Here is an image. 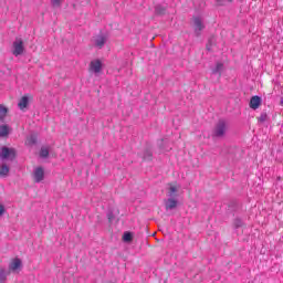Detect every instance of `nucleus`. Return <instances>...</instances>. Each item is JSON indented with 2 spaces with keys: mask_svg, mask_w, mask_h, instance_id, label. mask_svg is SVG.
Instances as JSON below:
<instances>
[{
  "mask_svg": "<svg viewBox=\"0 0 283 283\" xmlns=\"http://www.w3.org/2000/svg\"><path fill=\"white\" fill-rule=\"evenodd\" d=\"M63 2V0H52L51 3L54 8H59L61 6V3Z\"/></svg>",
  "mask_w": 283,
  "mask_h": 283,
  "instance_id": "nucleus-22",
  "label": "nucleus"
},
{
  "mask_svg": "<svg viewBox=\"0 0 283 283\" xmlns=\"http://www.w3.org/2000/svg\"><path fill=\"white\" fill-rule=\"evenodd\" d=\"M30 105V97L28 96H22L21 99L18 103L19 109L23 111Z\"/></svg>",
  "mask_w": 283,
  "mask_h": 283,
  "instance_id": "nucleus-11",
  "label": "nucleus"
},
{
  "mask_svg": "<svg viewBox=\"0 0 283 283\" xmlns=\"http://www.w3.org/2000/svg\"><path fill=\"white\" fill-rule=\"evenodd\" d=\"M48 156H50V148L43 146L40 150V158H48Z\"/></svg>",
  "mask_w": 283,
  "mask_h": 283,
  "instance_id": "nucleus-17",
  "label": "nucleus"
},
{
  "mask_svg": "<svg viewBox=\"0 0 283 283\" xmlns=\"http://www.w3.org/2000/svg\"><path fill=\"white\" fill-rule=\"evenodd\" d=\"M249 105L251 109H260V107H262V97L258 95L252 96L250 98Z\"/></svg>",
  "mask_w": 283,
  "mask_h": 283,
  "instance_id": "nucleus-9",
  "label": "nucleus"
},
{
  "mask_svg": "<svg viewBox=\"0 0 283 283\" xmlns=\"http://www.w3.org/2000/svg\"><path fill=\"white\" fill-rule=\"evenodd\" d=\"M8 275H10V271L6 270V268H0V283H6Z\"/></svg>",
  "mask_w": 283,
  "mask_h": 283,
  "instance_id": "nucleus-14",
  "label": "nucleus"
},
{
  "mask_svg": "<svg viewBox=\"0 0 283 283\" xmlns=\"http://www.w3.org/2000/svg\"><path fill=\"white\" fill-rule=\"evenodd\" d=\"M90 72L93 74H101V72H103V62L101 60L91 61Z\"/></svg>",
  "mask_w": 283,
  "mask_h": 283,
  "instance_id": "nucleus-8",
  "label": "nucleus"
},
{
  "mask_svg": "<svg viewBox=\"0 0 283 283\" xmlns=\"http://www.w3.org/2000/svg\"><path fill=\"white\" fill-rule=\"evenodd\" d=\"M33 178L34 182H42V180L45 178V170H43V167H36L33 170Z\"/></svg>",
  "mask_w": 283,
  "mask_h": 283,
  "instance_id": "nucleus-10",
  "label": "nucleus"
},
{
  "mask_svg": "<svg viewBox=\"0 0 283 283\" xmlns=\"http://www.w3.org/2000/svg\"><path fill=\"white\" fill-rule=\"evenodd\" d=\"M166 8L163 4L156 6L155 7V12L156 14H164L166 12Z\"/></svg>",
  "mask_w": 283,
  "mask_h": 283,
  "instance_id": "nucleus-19",
  "label": "nucleus"
},
{
  "mask_svg": "<svg viewBox=\"0 0 283 283\" xmlns=\"http://www.w3.org/2000/svg\"><path fill=\"white\" fill-rule=\"evenodd\" d=\"M23 52H25V48L23 46V40L21 38H17L13 42L12 54L13 56H21Z\"/></svg>",
  "mask_w": 283,
  "mask_h": 283,
  "instance_id": "nucleus-6",
  "label": "nucleus"
},
{
  "mask_svg": "<svg viewBox=\"0 0 283 283\" xmlns=\"http://www.w3.org/2000/svg\"><path fill=\"white\" fill-rule=\"evenodd\" d=\"M25 145H29L30 147L32 145H36V137H34V135H31L30 137H28L25 140Z\"/></svg>",
  "mask_w": 283,
  "mask_h": 283,
  "instance_id": "nucleus-18",
  "label": "nucleus"
},
{
  "mask_svg": "<svg viewBox=\"0 0 283 283\" xmlns=\"http://www.w3.org/2000/svg\"><path fill=\"white\" fill-rule=\"evenodd\" d=\"M6 116H8V107L0 105V122L3 123L6 120Z\"/></svg>",
  "mask_w": 283,
  "mask_h": 283,
  "instance_id": "nucleus-16",
  "label": "nucleus"
},
{
  "mask_svg": "<svg viewBox=\"0 0 283 283\" xmlns=\"http://www.w3.org/2000/svg\"><path fill=\"white\" fill-rule=\"evenodd\" d=\"M123 240L125 242H132V240H134V235L132 234V232H125L123 235Z\"/></svg>",
  "mask_w": 283,
  "mask_h": 283,
  "instance_id": "nucleus-20",
  "label": "nucleus"
},
{
  "mask_svg": "<svg viewBox=\"0 0 283 283\" xmlns=\"http://www.w3.org/2000/svg\"><path fill=\"white\" fill-rule=\"evenodd\" d=\"M107 218H108L109 221H112V220H114V214H112V212H108Z\"/></svg>",
  "mask_w": 283,
  "mask_h": 283,
  "instance_id": "nucleus-25",
  "label": "nucleus"
},
{
  "mask_svg": "<svg viewBox=\"0 0 283 283\" xmlns=\"http://www.w3.org/2000/svg\"><path fill=\"white\" fill-rule=\"evenodd\" d=\"M227 134V122L220 119L213 128L212 136L213 138H222Z\"/></svg>",
  "mask_w": 283,
  "mask_h": 283,
  "instance_id": "nucleus-2",
  "label": "nucleus"
},
{
  "mask_svg": "<svg viewBox=\"0 0 283 283\" xmlns=\"http://www.w3.org/2000/svg\"><path fill=\"white\" fill-rule=\"evenodd\" d=\"M180 191V185L169 184L167 187V199L165 200L166 211H171L178 207V196Z\"/></svg>",
  "mask_w": 283,
  "mask_h": 283,
  "instance_id": "nucleus-1",
  "label": "nucleus"
},
{
  "mask_svg": "<svg viewBox=\"0 0 283 283\" xmlns=\"http://www.w3.org/2000/svg\"><path fill=\"white\" fill-rule=\"evenodd\" d=\"M151 158V151L147 150L144 155V160H149Z\"/></svg>",
  "mask_w": 283,
  "mask_h": 283,
  "instance_id": "nucleus-23",
  "label": "nucleus"
},
{
  "mask_svg": "<svg viewBox=\"0 0 283 283\" xmlns=\"http://www.w3.org/2000/svg\"><path fill=\"white\" fill-rule=\"evenodd\" d=\"M0 158L1 160H12L13 158H17V150H14V148L2 146L0 147Z\"/></svg>",
  "mask_w": 283,
  "mask_h": 283,
  "instance_id": "nucleus-3",
  "label": "nucleus"
},
{
  "mask_svg": "<svg viewBox=\"0 0 283 283\" xmlns=\"http://www.w3.org/2000/svg\"><path fill=\"white\" fill-rule=\"evenodd\" d=\"M192 28L196 36H200L202 30H205V21L202 20V17L196 15L192 18Z\"/></svg>",
  "mask_w": 283,
  "mask_h": 283,
  "instance_id": "nucleus-4",
  "label": "nucleus"
},
{
  "mask_svg": "<svg viewBox=\"0 0 283 283\" xmlns=\"http://www.w3.org/2000/svg\"><path fill=\"white\" fill-rule=\"evenodd\" d=\"M9 134H10V126L1 125L0 126V138H6V136H9Z\"/></svg>",
  "mask_w": 283,
  "mask_h": 283,
  "instance_id": "nucleus-15",
  "label": "nucleus"
},
{
  "mask_svg": "<svg viewBox=\"0 0 283 283\" xmlns=\"http://www.w3.org/2000/svg\"><path fill=\"white\" fill-rule=\"evenodd\" d=\"M226 3H231L233 0H224Z\"/></svg>",
  "mask_w": 283,
  "mask_h": 283,
  "instance_id": "nucleus-26",
  "label": "nucleus"
},
{
  "mask_svg": "<svg viewBox=\"0 0 283 283\" xmlns=\"http://www.w3.org/2000/svg\"><path fill=\"white\" fill-rule=\"evenodd\" d=\"M23 269V262L19 258H14L9 263V271H12L13 273H19Z\"/></svg>",
  "mask_w": 283,
  "mask_h": 283,
  "instance_id": "nucleus-7",
  "label": "nucleus"
},
{
  "mask_svg": "<svg viewBox=\"0 0 283 283\" xmlns=\"http://www.w3.org/2000/svg\"><path fill=\"white\" fill-rule=\"evenodd\" d=\"M234 227L238 229L240 227H242V221L240 219H235L234 220Z\"/></svg>",
  "mask_w": 283,
  "mask_h": 283,
  "instance_id": "nucleus-24",
  "label": "nucleus"
},
{
  "mask_svg": "<svg viewBox=\"0 0 283 283\" xmlns=\"http://www.w3.org/2000/svg\"><path fill=\"white\" fill-rule=\"evenodd\" d=\"M107 43V35L101 33L92 38V44L97 50H103L105 44Z\"/></svg>",
  "mask_w": 283,
  "mask_h": 283,
  "instance_id": "nucleus-5",
  "label": "nucleus"
},
{
  "mask_svg": "<svg viewBox=\"0 0 283 283\" xmlns=\"http://www.w3.org/2000/svg\"><path fill=\"white\" fill-rule=\"evenodd\" d=\"M269 118V115H266V113H262L259 117H258V122L259 123H266Z\"/></svg>",
  "mask_w": 283,
  "mask_h": 283,
  "instance_id": "nucleus-21",
  "label": "nucleus"
},
{
  "mask_svg": "<svg viewBox=\"0 0 283 283\" xmlns=\"http://www.w3.org/2000/svg\"><path fill=\"white\" fill-rule=\"evenodd\" d=\"M10 176V167L6 164L0 165V178H8Z\"/></svg>",
  "mask_w": 283,
  "mask_h": 283,
  "instance_id": "nucleus-12",
  "label": "nucleus"
},
{
  "mask_svg": "<svg viewBox=\"0 0 283 283\" xmlns=\"http://www.w3.org/2000/svg\"><path fill=\"white\" fill-rule=\"evenodd\" d=\"M222 72H224V64L222 62H218L212 69V74H218L220 76Z\"/></svg>",
  "mask_w": 283,
  "mask_h": 283,
  "instance_id": "nucleus-13",
  "label": "nucleus"
}]
</instances>
